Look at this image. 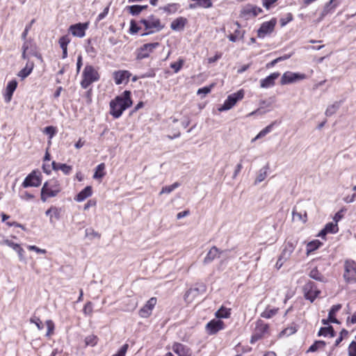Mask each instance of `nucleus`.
Instances as JSON below:
<instances>
[{
    "label": "nucleus",
    "mask_w": 356,
    "mask_h": 356,
    "mask_svg": "<svg viewBox=\"0 0 356 356\" xmlns=\"http://www.w3.org/2000/svg\"><path fill=\"white\" fill-rule=\"evenodd\" d=\"M132 104L131 92L124 90L121 96L116 97L110 102V113L114 118H120L123 111Z\"/></svg>",
    "instance_id": "nucleus-1"
},
{
    "label": "nucleus",
    "mask_w": 356,
    "mask_h": 356,
    "mask_svg": "<svg viewBox=\"0 0 356 356\" xmlns=\"http://www.w3.org/2000/svg\"><path fill=\"white\" fill-rule=\"evenodd\" d=\"M139 23L144 26L145 31V32L141 33L142 36L159 32L164 28V25L161 24V20L154 15L148 16L146 19H141Z\"/></svg>",
    "instance_id": "nucleus-2"
},
{
    "label": "nucleus",
    "mask_w": 356,
    "mask_h": 356,
    "mask_svg": "<svg viewBox=\"0 0 356 356\" xmlns=\"http://www.w3.org/2000/svg\"><path fill=\"white\" fill-rule=\"evenodd\" d=\"M61 191L58 181L50 179L46 181L41 189V200L45 202L48 198L56 197Z\"/></svg>",
    "instance_id": "nucleus-3"
},
{
    "label": "nucleus",
    "mask_w": 356,
    "mask_h": 356,
    "mask_svg": "<svg viewBox=\"0 0 356 356\" xmlns=\"http://www.w3.org/2000/svg\"><path fill=\"white\" fill-rule=\"evenodd\" d=\"M100 76L97 70L90 65H86L82 72V79L81 81V86L86 89L92 83L99 81Z\"/></svg>",
    "instance_id": "nucleus-4"
},
{
    "label": "nucleus",
    "mask_w": 356,
    "mask_h": 356,
    "mask_svg": "<svg viewBox=\"0 0 356 356\" xmlns=\"http://www.w3.org/2000/svg\"><path fill=\"white\" fill-rule=\"evenodd\" d=\"M160 46L159 42L146 43L136 51V58L140 60L149 57L150 54Z\"/></svg>",
    "instance_id": "nucleus-5"
},
{
    "label": "nucleus",
    "mask_w": 356,
    "mask_h": 356,
    "mask_svg": "<svg viewBox=\"0 0 356 356\" xmlns=\"http://www.w3.org/2000/svg\"><path fill=\"white\" fill-rule=\"evenodd\" d=\"M304 297L306 300L313 302L321 294V291L317 288L316 284L312 281H308L302 287Z\"/></svg>",
    "instance_id": "nucleus-6"
},
{
    "label": "nucleus",
    "mask_w": 356,
    "mask_h": 356,
    "mask_svg": "<svg viewBox=\"0 0 356 356\" xmlns=\"http://www.w3.org/2000/svg\"><path fill=\"white\" fill-rule=\"evenodd\" d=\"M243 97L244 92L243 90H240L236 92L229 95L223 104L218 108V111L222 112L231 109L239 100H241Z\"/></svg>",
    "instance_id": "nucleus-7"
},
{
    "label": "nucleus",
    "mask_w": 356,
    "mask_h": 356,
    "mask_svg": "<svg viewBox=\"0 0 356 356\" xmlns=\"http://www.w3.org/2000/svg\"><path fill=\"white\" fill-rule=\"evenodd\" d=\"M343 277L348 283L356 282V263L353 260H347L344 265Z\"/></svg>",
    "instance_id": "nucleus-8"
},
{
    "label": "nucleus",
    "mask_w": 356,
    "mask_h": 356,
    "mask_svg": "<svg viewBox=\"0 0 356 356\" xmlns=\"http://www.w3.org/2000/svg\"><path fill=\"white\" fill-rule=\"evenodd\" d=\"M297 243L298 241L295 239H290L284 243L282 253L278 258V263L282 260L287 261L290 258L292 252L294 251L296 247Z\"/></svg>",
    "instance_id": "nucleus-9"
},
{
    "label": "nucleus",
    "mask_w": 356,
    "mask_h": 356,
    "mask_svg": "<svg viewBox=\"0 0 356 356\" xmlns=\"http://www.w3.org/2000/svg\"><path fill=\"white\" fill-rule=\"evenodd\" d=\"M41 181L40 172L33 170L24 179L22 186L24 188L38 187L41 184Z\"/></svg>",
    "instance_id": "nucleus-10"
},
{
    "label": "nucleus",
    "mask_w": 356,
    "mask_h": 356,
    "mask_svg": "<svg viewBox=\"0 0 356 356\" xmlns=\"http://www.w3.org/2000/svg\"><path fill=\"white\" fill-rule=\"evenodd\" d=\"M306 77L307 76L305 74L289 71L283 74L281 78L280 83L282 85L290 84L300 80L305 79Z\"/></svg>",
    "instance_id": "nucleus-11"
},
{
    "label": "nucleus",
    "mask_w": 356,
    "mask_h": 356,
    "mask_svg": "<svg viewBox=\"0 0 356 356\" xmlns=\"http://www.w3.org/2000/svg\"><path fill=\"white\" fill-rule=\"evenodd\" d=\"M276 24L277 19L275 18H272L270 21L263 22L257 31V36L260 38H264L266 35L270 34L273 32Z\"/></svg>",
    "instance_id": "nucleus-12"
},
{
    "label": "nucleus",
    "mask_w": 356,
    "mask_h": 356,
    "mask_svg": "<svg viewBox=\"0 0 356 356\" xmlns=\"http://www.w3.org/2000/svg\"><path fill=\"white\" fill-rule=\"evenodd\" d=\"M268 330V325L262 321H259L251 337L250 343H254L256 341L261 339L265 334L267 333Z\"/></svg>",
    "instance_id": "nucleus-13"
},
{
    "label": "nucleus",
    "mask_w": 356,
    "mask_h": 356,
    "mask_svg": "<svg viewBox=\"0 0 356 356\" xmlns=\"http://www.w3.org/2000/svg\"><path fill=\"white\" fill-rule=\"evenodd\" d=\"M224 322L219 319H213L207 323L205 326L206 332L209 335L216 334L220 330L224 329Z\"/></svg>",
    "instance_id": "nucleus-14"
},
{
    "label": "nucleus",
    "mask_w": 356,
    "mask_h": 356,
    "mask_svg": "<svg viewBox=\"0 0 356 356\" xmlns=\"http://www.w3.org/2000/svg\"><path fill=\"white\" fill-rule=\"evenodd\" d=\"M262 12V9L254 5L248 4L243 8L241 15L246 19L254 17Z\"/></svg>",
    "instance_id": "nucleus-15"
},
{
    "label": "nucleus",
    "mask_w": 356,
    "mask_h": 356,
    "mask_svg": "<svg viewBox=\"0 0 356 356\" xmlns=\"http://www.w3.org/2000/svg\"><path fill=\"white\" fill-rule=\"evenodd\" d=\"M156 304V298H151L146 304L139 310V316L141 318H148L152 312Z\"/></svg>",
    "instance_id": "nucleus-16"
},
{
    "label": "nucleus",
    "mask_w": 356,
    "mask_h": 356,
    "mask_svg": "<svg viewBox=\"0 0 356 356\" xmlns=\"http://www.w3.org/2000/svg\"><path fill=\"white\" fill-rule=\"evenodd\" d=\"M88 26V23H77L71 25L69 31L75 37L83 38L86 34Z\"/></svg>",
    "instance_id": "nucleus-17"
},
{
    "label": "nucleus",
    "mask_w": 356,
    "mask_h": 356,
    "mask_svg": "<svg viewBox=\"0 0 356 356\" xmlns=\"http://www.w3.org/2000/svg\"><path fill=\"white\" fill-rule=\"evenodd\" d=\"M225 251H221L216 246H213L207 252L206 257L203 260L204 264H209L211 263L214 259L219 258L222 254L225 252Z\"/></svg>",
    "instance_id": "nucleus-18"
},
{
    "label": "nucleus",
    "mask_w": 356,
    "mask_h": 356,
    "mask_svg": "<svg viewBox=\"0 0 356 356\" xmlns=\"http://www.w3.org/2000/svg\"><path fill=\"white\" fill-rule=\"evenodd\" d=\"M17 84L18 83L15 79H13L8 82L3 94L4 100L6 103L11 101L13 93L17 87Z\"/></svg>",
    "instance_id": "nucleus-19"
},
{
    "label": "nucleus",
    "mask_w": 356,
    "mask_h": 356,
    "mask_svg": "<svg viewBox=\"0 0 356 356\" xmlns=\"http://www.w3.org/2000/svg\"><path fill=\"white\" fill-rule=\"evenodd\" d=\"M172 350L179 356H191V349L181 343L176 342L172 345Z\"/></svg>",
    "instance_id": "nucleus-20"
},
{
    "label": "nucleus",
    "mask_w": 356,
    "mask_h": 356,
    "mask_svg": "<svg viewBox=\"0 0 356 356\" xmlns=\"http://www.w3.org/2000/svg\"><path fill=\"white\" fill-rule=\"evenodd\" d=\"M131 74L127 70L115 71L113 73V79L115 84L120 85L125 81L127 83Z\"/></svg>",
    "instance_id": "nucleus-21"
},
{
    "label": "nucleus",
    "mask_w": 356,
    "mask_h": 356,
    "mask_svg": "<svg viewBox=\"0 0 356 356\" xmlns=\"http://www.w3.org/2000/svg\"><path fill=\"white\" fill-rule=\"evenodd\" d=\"M279 72H273L265 79L260 80V86L263 88H268L275 85V81L280 76Z\"/></svg>",
    "instance_id": "nucleus-22"
},
{
    "label": "nucleus",
    "mask_w": 356,
    "mask_h": 356,
    "mask_svg": "<svg viewBox=\"0 0 356 356\" xmlns=\"http://www.w3.org/2000/svg\"><path fill=\"white\" fill-rule=\"evenodd\" d=\"M339 231L338 225L334 222H328L325 225V227L319 232L318 236L324 237L327 234H335Z\"/></svg>",
    "instance_id": "nucleus-23"
},
{
    "label": "nucleus",
    "mask_w": 356,
    "mask_h": 356,
    "mask_svg": "<svg viewBox=\"0 0 356 356\" xmlns=\"http://www.w3.org/2000/svg\"><path fill=\"white\" fill-rule=\"evenodd\" d=\"M186 23H187L186 18H185L184 17H179L172 22V23L170 24V28L173 31H179L184 29Z\"/></svg>",
    "instance_id": "nucleus-24"
},
{
    "label": "nucleus",
    "mask_w": 356,
    "mask_h": 356,
    "mask_svg": "<svg viewBox=\"0 0 356 356\" xmlns=\"http://www.w3.org/2000/svg\"><path fill=\"white\" fill-rule=\"evenodd\" d=\"M34 63L32 61L28 60L26 65L17 74V76L22 79L26 78L33 71Z\"/></svg>",
    "instance_id": "nucleus-25"
},
{
    "label": "nucleus",
    "mask_w": 356,
    "mask_h": 356,
    "mask_svg": "<svg viewBox=\"0 0 356 356\" xmlns=\"http://www.w3.org/2000/svg\"><path fill=\"white\" fill-rule=\"evenodd\" d=\"M92 194V189L90 186H88L85 187L82 191H81L75 197L74 200L77 202H82L85 200L86 198L90 197Z\"/></svg>",
    "instance_id": "nucleus-26"
},
{
    "label": "nucleus",
    "mask_w": 356,
    "mask_h": 356,
    "mask_svg": "<svg viewBox=\"0 0 356 356\" xmlns=\"http://www.w3.org/2000/svg\"><path fill=\"white\" fill-rule=\"evenodd\" d=\"M52 168L54 170H61L65 175H70L72 170V167L65 163H56L53 161L51 163Z\"/></svg>",
    "instance_id": "nucleus-27"
},
{
    "label": "nucleus",
    "mask_w": 356,
    "mask_h": 356,
    "mask_svg": "<svg viewBox=\"0 0 356 356\" xmlns=\"http://www.w3.org/2000/svg\"><path fill=\"white\" fill-rule=\"evenodd\" d=\"M181 6L177 3H168L164 6L160 7L159 10H163L167 15H172L176 13L180 8Z\"/></svg>",
    "instance_id": "nucleus-28"
},
{
    "label": "nucleus",
    "mask_w": 356,
    "mask_h": 356,
    "mask_svg": "<svg viewBox=\"0 0 356 356\" xmlns=\"http://www.w3.org/2000/svg\"><path fill=\"white\" fill-rule=\"evenodd\" d=\"M276 124H277V122L274 121L272 123H270L269 125L266 127L264 129H263L261 131H260L259 133L254 138H252V142H254L255 140L264 137L268 134L271 132Z\"/></svg>",
    "instance_id": "nucleus-29"
},
{
    "label": "nucleus",
    "mask_w": 356,
    "mask_h": 356,
    "mask_svg": "<svg viewBox=\"0 0 356 356\" xmlns=\"http://www.w3.org/2000/svg\"><path fill=\"white\" fill-rule=\"evenodd\" d=\"M336 335V332L334 330V328L332 326L329 325L327 327H322L320 328L318 336H323V337H334Z\"/></svg>",
    "instance_id": "nucleus-30"
},
{
    "label": "nucleus",
    "mask_w": 356,
    "mask_h": 356,
    "mask_svg": "<svg viewBox=\"0 0 356 356\" xmlns=\"http://www.w3.org/2000/svg\"><path fill=\"white\" fill-rule=\"evenodd\" d=\"M236 25L237 26V29L234 31V33L230 34L228 36V38L232 42H236L238 39H241L243 38L244 32L240 30L241 26L238 22H236Z\"/></svg>",
    "instance_id": "nucleus-31"
},
{
    "label": "nucleus",
    "mask_w": 356,
    "mask_h": 356,
    "mask_svg": "<svg viewBox=\"0 0 356 356\" xmlns=\"http://www.w3.org/2000/svg\"><path fill=\"white\" fill-rule=\"evenodd\" d=\"M37 49L35 44L31 40H25L22 47L24 51H27L29 54H31Z\"/></svg>",
    "instance_id": "nucleus-32"
},
{
    "label": "nucleus",
    "mask_w": 356,
    "mask_h": 356,
    "mask_svg": "<svg viewBox=\"0 0 356 356\" xmlns=\"http://www.w3.org/2000/svg\"><path fill=\"white\" fill-rule=\"evenodd\" d=\"M309 277H311L313 280H315L316 281L319 282H325V278L323 275V274L317 269V268H314L312 269L309 273Z\"/></svg>",
    "instance_id": "nucleus-33"
},
{
    "label": "nucleus",
    "mask_w": 356,
    "mask_h": 356,
    "mask_svg": "<svg viewBox=\"0 0 356 356\" xmlns=\"http://www.w3.org/2000/svg\"><path fill=\"white\" fill-rule=\"evenodd\" d=\"M341 102H342L341 101L335 102L332 105H330L325 111V115L327 116H331L333 114H334L337 111V110L340 108Z\"/></svg>",
    "instance_id": "nucleus-34"
},
{
    "label": "nucleus",
    "mask_w": 356,
    "mask_h": 356,
    "mask_svg": "<svg viewBox=\"0 0 356 356\" xmlns=\"http://www.w3.org/2000/svg\"><path fill=\"white\" fill-rule=\"evenodd\" d=\"M325 342L324 341H316L307 350V353H314L320 349H324L325 347Z\"/></svg>",
    "instance_id": "nucleus-35"
},
{
    "label": "nucleus",
    "mask_w": 356,
    "mask_h": 356,
    "mask_svg": "<svg viewBox=\"0 0 356 356\" xmlns=\"http://www.w3.org/2000/svg\"><path fill=\"white\" fill-rule=\"evenodd\" d=\"M105 169V165L104 163H100L99 164L95 169V172L93 175L94 179H102L105 173L104 172V170Z\"/></svg>",
    "instance_id": "nucleus-36"
},
{
    "label": "nucleus",
    "mask_w": 356,
    "mask_h": 356,
    "mask_svg": "<svg viewBox=\"0 0 356 356\" xmlns=\"http://www.w3.org/2000/svg\"><path fill=\"white\" fill-rule=\"evenodd\" d=\"M270 106V103H267L266 101L263 100L260 102L259 108H258L257 110L250 113V115H254L256 114H259V115L264 114L267 112L266 111L264 110V106Z\"/></svg>",
    "instance_id": "nucleus-37"
},
{
    "label": "nucleus",
    "mask_w": 356,
    "mask_h": 356,
    "mask_svg": "<svg viewBox=\"0 0 356 356\" xmlns=\"http://www.w3.org/2000/svg\"><path fill=\"white\" fill-rule=\"evenodd\" d=\"M180 186L179 182H175L172 185L163 186L160 191L159 194L162 195L163 193L169 194L172 192L175 189L178 188Z\"/></svg>",
    "instance_id": "nucleus-38"
},
{
    "label": "nucleus",
    "mask_w": 356,
    "mask_h": 356,
    "mask_svg": "<svg viewBox=\"0 0 356 356\" xmlns=\"http://www.w3.org/2000/svg\"><path fill=\"white\" fill-rule=\"evenodd\" d=\"M278 312L277 308L268 309L266 308L261 314V316L264 318H270L274 316Z\"/></svg>",
    "instance_id": "nucleus-39"
},
{
    "label": "nucleus",
    "mask_w": 356,
    "mask_h": 356,
    "mask_svg": "<svg viewBox=\"0 0 356 356\" xmlns=\"http://www.w3.org/2000/svg\"><path fill=\"white\" fill-rule=\"evenodd\" d=\"M215 315L218 318H228L230 315V312L227 308L222 307L216 312Z\"/></svg>",
    "instance_id": "nucleus-40"
},
{
    "label": "nucleus",
    "mask_w": 356,
    "mask_h": 356,
    "mask_svg": "<svg viewBox=\"0 0 356 356\" xmlns=\"http://www.w3.org/2000/svg\"><path fill=\"white\" fill-rule=\"evenodd\" d=\"M293 215V220H301L304 222L307 221V213L305 211H304V213H302L301 212H298L295 209L293 210L292 212Z\"/></svg>",
    "instance_id": "nucleus-41"
},
{
    "label": "nucleus",
    "mask_w": 356,
    "mask_h": 356,
    "mask_svg": "<svg viewBox=\"0 0 356 356\" xmlns=\"http://www.w3.org/2000/svg\"><path fill=\"white\" fill-rule=\"evenodd\" d=\"M71 39L68 35H65L62 36L59 40L58 43L62 49H67V45L70 42Z\"/></svg>",
    "instance_id": "nucleus-42"
},
{
    "label": "nucleus",
    "mask_w": 356,
    "mask_h": 356,
    "mask_svg": "<svg viewBox=\"0 0 356 356\" xmlns=\"http://www.w3.org/2000/svg\"><path fill=\"white\" fill-rule=\"evenodd\" d=\"M126 9L133 16H137L141 13L140 5L128 6L126 7Z\"/></svg>",
    "instance_id": "nucleus-43"
},
{
    "label": "nucleus",
    "mask_w": 356,
    "mask_h": 356,
    "mask_svg": "<svg viewBox=\"0 0 356 356\" xmlns=\"http://www.w3.org/2000/svg\"><path fill=\"white\" fill-rule=\"evenodd\" d=\"M98 339L97 336L90 334L86 337L85 343L86 346H95L97 343Z\"/></svg>",
    "instance_id": "nucleus-44"
},
{
    "label": "nucleus",
    "mask_w": 356,
    "mask_h": 356,
    "mask_svg": "<svg viewBox=\"0 0 356 356\" xmlns=\"http://www.w3.org/2000/svg\"><path fill=\"white\" fill-rule=\"evenodd\" d=\"M321 243L318 241H313L309 243H308L307 245V253H309L311 252H313L318 248V247L321 245Z\"/></svg>",
    "instance_id": "nucleus-45"
},
{
    "label": "nucleus",
    "mask_w": 356,
    "mask_h": 356,
    "mask_svg": "<svg viewBox=\"0 0 356 356\" xmlns=\"http://www.w3.org/2000/svg\"><path fill=\"white\" fill-rule=\"evenodd\" d=\"M184 60L182 58H179L177 62L172 63L170 67L174 70L175 73H177L183 67Z\"/></svg>",
    "instance_id": "nucleus-46"
},
{
    "label": "nucleus",
    "mask_w": 356,
    "mask_h": 356,
    "mask_svg": "<svg viewBox=\"0 0 356 356\" xmlns=\"http://www.w3.org/2000/svg\"><path fill=\"white\" fill-rule=\"evenodd\" d=\"M268 169V167L266 166L265 168H263L259 170V175L256 179V182H258V183L261 182L262 181H264L266 179V177H267Z\"/></svg>",
    "instance_id": "nucleus-47"
},
{
    "label": "nucleus",
    "mask_w": 356,
    "mask_h": 356,
    "mask_svg": "<svg viewBox=\"0 0 356 356\" xmlns=\"http://www.w3.org/2000/svg\"><path fill=\"white\" fill-rule=\"evenodd\" d=\"M56 128L53 126H48L44 129V133L49 136V139H51L56 135Z\"/></svg>",
    "instance_id": "nucleus-48"
},
{
    "label": "nucleus",
    "mask_w": 356,
    "mask_h": 356,
    "mask_svg": "<svg viewBox=\"0 0 356 356\" xmlns=\"http://www.w3.org/2000/svg\"><path fill=\"white\" fill-rule=\"evenodd\" d=\"M30 322L31 323H34L39 330H42L44 328L43 323L40 321V318L36 316H33L30 318Z\"/></svg>",
    "instance_id": "nucleus-49"
},
{
    "label": "nucleus",
    "mask_w": 356,
    "mask_h": 356,
    "mask_svg": "<svg viewBox=\"0 0 356 356\" xmlns=\"http://www.w3.org/2000/svg\"><path fill=\"white\" fill-rule=\"evenodd\" d=\"M341 308V305L340 304L333 305L328 313L329 319L334 318L336 313L338 312Z\"/></svg>",
    "instance_id": "nucleus-50"
},
{
    "label": "nucleus",
    "mask_w": 356,
    "mask_h": 356,
    "mask_svg": "<svg viewBox=\"0 0 356 356\" xmlns=\"http://www.w3.org/2000/svg\"><path fill=\"white\" fill-rule=\"evenodd\" d=\"M293 20V15L291 13H287L284 17H282L280 20V25L282 27L286 26L289 22Z\"/></svg>",
    "instance_id": "nucleus-51"
},
{
    "label": "nucleus",
    "mask_w": 356,
    "mask_h": 356,
    "mask_svg": "<svg viewBox=\"0 0 356 356\" xmlns=\"http://www.w3.org/2000/svg\"><path fill=\"white\" fill-rule=\"evenodd\" d=\"M141 29V27L139 26L134 20H131L130 22V29L129 33L131 34H134L138 33Z\"/></svg>",
    "instance_id": "nucleus-52"
},
{
    "label": "nucleus",
    "mask_w": 356,
    "mask_h": 356,
    "mask_svg": "<svg viewBox=\"0 0 356 356\" xmlns=\"http://www.w3.org/2000/svg\"><path fill=\"white\" fill-rule=\"evenodd\" d=\"M46 325L47 327L46 336L49 337L53 334L55 326L54 322L51 320H47L46 321Z\"/></svg>",
    "instance_id": "nucleus-53"
},
{
    "label": "nucleus",
    "mask_w": 356,
    "mask_h": 356,
    "mask_svg": "<svg viewBox=\"0 0 356 356\" xmlns=\"http://www.w3.org/2000/svg\"><path fill=\"white\" fill-rule=\"evenodd\" d=\"M128 348L129 345L127 343L124 344L117 352V353L114 354L112 356H125Z\"/></svg>",
    "instance_id": "nucleus-54"
},
{
    "label": "nucleus",
    "mask_w": 356,
    "mask_h": 356,
    "mask_svg": "<svg viewBox=\"0 0 356 356\" xmlns=\"http://www.w3.org/2000/svg\"><path fill=\"white\" fill-rule=\"evenodd\" d=\"M348 355L356 356V342L352 341L348 346Z\"/></svg>",
    "instance_id": "nucleus-55"
},
{
    "label": "nucleus",
    "mask_w": 356,
    "mask_h": 356,
    "mask_svg": "<svg viewBox=\"0 0 356 356\" xmlns=\"http://www.w3.org/2000/svg\"><path fill=\"white\" fill-rule=\"evenodd\" d=\"M83 313L86 315H91L92 312V304L91 302H88L83 309Z\"/></svg>",
    "instance_id": "nucleus-56"
},
{
    "label": "nucleus",
    "mask_w": 356,
    "mask_h": 356,
    "mask_svg": "<svg viewBox=\"0 0 356 356\" xmlns=\"http://www.w3.org/2000/svg\"><path fill=\"white\" fill-rule=\"evenodd\" d=\"M108 10L109 6H108L104 9V10L101 13L98 15L96 21L98 22L102 20L104 18H105L108 13Z\"/></svg>",
    "instance_id": "nucleus-57"
},
{
    "label": "nucleus",
    "mask_w": 356,
    "mask_h": 356,
    "mask_svg": "<svg viewBox=\"0 0 356 356\" xmlns=\"http://www.w3.org/2000/svg\"><path fill=\"white\" fill-rule=\"evenodd\" d=\"M155 76H156V74H155L154 70H150L149 71L140 75L139 79L153 78Z\"/></svg>",
    "instance_id": "nucleus-58"
},
{
    "label": "nucleus",
    "mask_w": 356,
    "mask_h": 356,
    "mask_svg": "<svg viewBox=\"0 0 356 356\" xmlns=\"http://www.w3.org/2000/svg\"><path fill=\"white\" fill-rule=\"evenodd\" d=\"M27 248L29 250L35 251L38 254H45L47 252V250L45 249L39 248L35 245H28Z\"/></svg>",
    "instance_id": "nucleus-59"
},
{
    "label": "nucleus",
    "mask_w": 356,
    "mask_h": 356,
    "mask_svg": "<svg viewBox=\"0 0 356 356\" xmlns=\"http://www.w3.org/2000/svg\"><path fill=\"white\" fill-rule=\"evenodd\" d=\"M86 234L88 236H91L92 237L100 238V234L92 229H86Z\"/></svg>",
    "instance_id": "nucleus-60"
},
{
    "label": "nucleus",
    "mask_w": 356,
    "mask_h": 356,
    "mask_svg": "<svg viewBox=\"0 0 356 356\" xmlns=\"http://www.w3.org/2000/svg\"><path fill=\"white\" fill-rule=\"evenodd\" d=\"M4 243L8 246H9L10 248H13L15 251H16L17 250V248H19V247L20 246V245H19L17 243H15L13 241H10V240H6L4 241Z\"/></svg>",
    "instance_id": "nucleus-61"
},
{
    "label": "nucleus",
    "mask_w": 356,
    "mask_h": 356,
    "mask_svg": "<svg viewBox=\"0 0 356 356\" xmlns=\"http://www.w3.org/2000/svg\"><path fill=\"white\" fill-rule=\"evenodd\" d=\"M210 92H211V87L205 86V87L199 88L197 92V94L199 95H200L202 94L205 95L209 93Z\"/></svg>",
    "instance_id": "nucleus-62"
},
{
    "label": "nucleus",
    "mask_w": 356,
    "mask_h": 356,
    "mask_svg": "<svg viewBox=\"0 0 356 356\" xmlns=\"http://www.w3.org/2000/svg\"><path fill=\"white\" fill-rule=\"evenodd\" d=\"M20 197L23 200H30L34 198V195L27 191H24L20 195Z\"/></svg>",
    "instance_id": "nucleus-63"
},
{
    "label": "nucleus",
    "mask_w": 356,
    "mask_h": 356,
    "mask_svg": "<svg viewBox=\"0 0 356 356\" xmlns=\"http://www.w3.org/2000/svg\"><path fill=\"white\" fill-rule=\"evenodd\" d=\"M277 0H262L263 6L268 9Z\"/></svg>",
    "instance_id": "nucleus-64"
}]
</instances>
